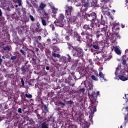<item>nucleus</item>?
<instances>
[{"instance_id":"12","label":"nucleus","mask_w":128,"mask_h":128,"mask_svg":"<svg viewBox=\"0 0 128 128\" xmlns=\"http://www.w3.org/2000/svg\"><path fill=\"white\" fill-rule=\"evenodd\" d=\"M96 44H98V42H96L94 43V44L92 45V48H94V50H100V46Z\"/></svg>"},{"instance_id":"37","label":"nucleus","mask_w":128,"mask_h":128,"mask_svg":"<svg viewBox=\"0 0 128 128\" xmlns=\"http://www.w3.org/2000/svg\"><path fill=\"white\" fill-rule=\"evenodd\" d=\"M66 104H72V100L68 101V102H66Z\"/></svg>"},{"instance_id":"31","label":"nucleus","mask_w":128,"mask_h":128,"mask_svg":"<svg viewBox=\"0 0 128 128\" xmlns=\"http://www.w3.org/2000/svg\"><path fill=\"white\" fill-rule=\"evenodd\" d=\"M52 44H57V42H56V38L52 39Z\"/></svg>"},{"instance_id":"47","label":"nucleus","mask_w":128,"mask_h":128,"mask_svg":"<svg viewBox=\"0 0 128 128\" xmlns=\"http://www.w3.org/2000/svg\"><path fill=\"white\" fill-rule=\"evenodd\" d=\"M56 58H60V54H57L56 55Z\"/></svg>"},{"instance_id":"56","label":"nucleus","mask_w":128,"mask_h":128,"mask_svg":"<svg viewBox=\"0 0 128 128\" xmlns=\"http://www.w3.org/2000/svg\"><path fill=\"white\" fill-rule=\"evenodd\" d=\"M122 28H124V25H122Z\"/></svg>"},{"instance_id":"39","label":"nucleus","mask_w":128,"mask_h":128,"mask_svg":"<svg viewBox=\"0 0 128 128\" xmlns=\"http://www.w3.org/2000/svg\"><path fill=\"white\" fill-rule=\"evenodd\" d=\"M21 82H22V86H24V81L23 78L21 79Z\"/></svg>"},{"instance_id":"8","label":"nucleus","mask_w":128,"mask_h":128,"mask_svg":"<svg viewBox=\"0 0 128 128\" xmlns=\"http://www.w3.org/2000/svg\"><path fill=\"white\" fill-rule=\"evenodd\" d=\"M122 110L125 116L124 120L126 121L128 120V107H124Z\"/></svg>"},{"instance_id":"7","label":"nucleus","mask_w":128,"mask_h":128,"mask_svg":"<svg viewBox=\"0 0 128 128\" xmlns=\"http://www.w3.org/2000/svg\"><path fill=\"white\" fill-rule=\"evenodd\" d=\"M88 96L90 100L93 101L92 102L93 104H98V102H97L96 100H94V97L96 98V96H98V92H95L91 95L88 94Z\"/></svg>"},{"instance_id":"28","label":"nucleus","mask_w":128,"mask_h":128,"mask_svg":"<svg viewBox=\"0 0 128 128\" xmlns=\"http://www.w3.org/2000/svg\"><path fill=\"white\" fill-rule=\"evenodd\" d=\"M82 2H86L85 6H88V0H82Z\"/></svg>"},{"instance_id":"3","label":"nucleus","mask_w":128,"mask_h":128,"mask_svg":"<svg viewBox=\"0 0 128 128\" xmlns=\"http://www.w3.org/2000/svg\"><path fill=\"white\" fill-rule=\"evenodd\" d=\"M73 56H78V58H82L84 56V52L82 49L80 48H76L73 49L72 52Z\"/></svg>"},{"instance_id":"29","label":"nucleus","mask_w":128,"mask_h":128,"mask_svg":"<svg viewBox=\"0 0 128 128\" xmlns=\"http://www.w3.org/2000/svg\"><path fill=\"white\" fill-rule=\"evenodd\" d=\"M88 87H89V90H92V84L89 83L88 84Z\"/></svg>"},{"instance_id":"24","label":"nucleus","mask_w":128,"mask_h":128,"mask_svg":"<svg viewBox=\"0 0 128 128\" xmlns=\"http://www.w3.org/2000/svg\"><path fill=\"white\" fill-rule=\"evenodd\" d=\"M125 54H126V55L124 56H123V58H128V49H126L125 50Z\"/></svg>"},{"instance_id":"30","label":"nucleus","mask_w":128,"mask_h":128,"mask_svg":"<svg viewBox=\"0 0 128 128\" xmlns=\"http://www.w3.org/2000/svg\"><path fill=\"white\" fill-rule=\"evenodd\" d=\"M50 28H52V30H54V24H51L50 26Z\"/></svg>"},{"instance_id":"61","label":"nucleus","mask_w":128,"mask_h":128,"mask_svg":"<svg viewBox=\"0 0 128 128\" xmlns=\"http://www.w3.org/2000/svg\"><path fill=\"white\" fill-rule=\"evenodd\" d=\"M36 30L37 32H38V28H36Z\"/></svg>"},{"instance_id":"27","label":"nucleus","mask_w":128,"mask_h":128,"mask_svg":"<svg viewBox=\"0 0 128 128\" xmlns=\"http://www.w3.org/2000/svg\"><path fill=\"white\" fill-rule=\"evenodd\" d=\"M67 56H68V62H72V57H70V54H67Z\"/></svg>"},{"instance_id":"15","label":"nucleus","mask_w":128,"mask_h":128,"mask_svg":"<svg viewBox=\"0 0 128 128\" xmlns=\"http://www.w3.org/2000/svg\"><path fill=\"white\" fill-rule=\"evenodd\" d=\"M99 76H100V78H103L104 80H106V78H104V74L102 73V72H100L99 73Z\"/></svg>"},{"instance_id":"13","label":"nucleus","mask_w":128,"mask_h":128,"mask_svg":"<svg viewBox=\"0 0 128 128\" xmlns=\"http://www.w3.org/2000/svg\"><path fill=\"white\" fill-rule=\"evenodd\" d=\"M50 8L53 14H58V9L57 8H54V6H51Z\"/></svg>"},{"instance_id":"40","label":"nucleus","mask_w":128,"mask_h":128,"mask_svg":"<svg viewBox=\"0 0 128 128\" xmlns=\"http://www.w3.org/2000/svg\"><path fill=\"white\" fill-rule=\"evenodd\" d=\"M18 112H19V114H22V108H19L18 110Z\"/></svg>"},{"instance_id":"49","label":"nucleus","mask_w":128,"mask_h":128,"mask_svg":"<svg viewBox=\"0 0 128 128\" xmlns=\"http://www.w3.org/2000/svg\"><path fill=\"white\" fill-rule=\"evenodd\" d=\"M2 60L0 58V66L2 65Z\"/></svg>"},{"instance_id":"35","label":"nucleus","mask_w":128,"mask_h":128,"mask_svg":"<svg viewBox=\"0 0 128 128\" xmlns=\"http://www.w3.org/2000/svg\"><path fill=\"white\" fill-rule=\"evenodd\" d=\"M30 17L31 20H32V22H34V16H32L30 15Z\"/></svg>"},{"instance_id":"42","label":"nucleus","mask_w":128,"mask_h":128,"mask_svg":"<svg viewBox=\"0 0 128 128\" xmlns=\"http://www.w3.org/2000/svg\"><path fill=\"white\" fill-rule=\"evenodd\" d=\"M55 36H56V38H58V33H56V32H55Z\"/></svg>"},{"instance_id":"6","label":"nucleus","mask_w":128,"mask_h":128,"mask_svg":"<svg viewBox=\"0 0 128 128\" xmlns=\"http://www.w3.org/2000/svg\"><path fill=\"white\" fill-rule=\"evenodd\" d=\"M90 110L88 111V114H90V116H89V118H92V116H94L93 114H94L95 112H96V106L92 105V106H90L89 107Z\"/></svg>"},{"instance_id":"43","label":"nucleus","mask_w":128,"mask_h":128,"mask_svg":"<svg viewBox=\"0 0 128 128\" xmlns=\"http://www.w3.org/2000/svg\"><path fill=\"white\" fill-rule=\"evenodd\" d=\"M112 58V56H110L109 57L107 58V60H110Z\"/></svg>"},{"instance_id":"14","label":"nucleus","mask_w":128,"mask_h":128,"mask_svg":"<svg viewBox=\"0 0 128 128\" xmlns=\"http://www.w3.org/2000/svg\"><path fill=\"white\" fill-rule=\"evenodd\" d=\"M14 2L16 3L18 2L19 6H22V0H14Z\"/></svg>"},{"instance_id":"36","label":"nucleus","mask_w":128,"mask_h":128,"mask_svg":"<svg viewBox=\"0 0 128 128\" xmlns=\"http://www.w3.org/2000/svg\"><path fill=\"white\" fill-rule=\"evenodd\" d=\"M61 58L63 60H66V57L64 56H62Z\"/></svg>"},{"instance_id":"62","label":"nucleus","mask_w":128,"mask_h":128,"mask_svg":"<svg viewBox=\"0 0 128 128\" xmlns=\"http://www.w3.org/2000/svg\"><path fill=\"white\" fill-rule=\"evenodd\" d=\"M72 32V30H70V31H69V32Z\"/></svg>"},{"instance_id":"19","label":"nucleus","mask_w":128,"mask_h":128,"mask_svg":"<svg viewBox=\"0 0 128 128\" xmlns=\"http://www.w3.org/2000/svg\"><path fill=\"white\" fill-rule=\"evenodd\" d=\"M110 10V8H103L102 9V12H104V14L105 12H108Z\"/></svg>"},{"instance_id":"38","label":"nucleus","mask_w":128,"mask_h":128,"mask_svg":"<svg viewBox=\"0 0 128 128\" xmlns=\"http://www.w3.org/2000/svg\"><path fill=\"white\" fill-rule=\"evenodd\" d=\"M44 110H46V112H48V106H44Z\"/></svg>"},{"instance_id":"52","label":"nucleus","mask_w":128,"mask_h":128,"mask_svg":"<svg viewBox=\"0 0 128 128\" xmlns=\"http://www.w3.org/2000/svg\"><path fill=\"white\" fill-rule=\"evenodd\" d=\"M77 37L78 38V40H80V37L78 36V35H77Z\"/></svg>"},{"instance_id":"54","label":"nucleus","mask_w":128,"mask_h":128,"mask_svg":"<svg viewBox=\"0 0 128 128\" xmlns=\"http://www.w3.org/2000/svg\"><path fill=\"white\" fill-rule=\"evenodd\" d=\"M35 6H36V8H38V6L36 4L35 5Z\"/></svg>"},{"instance_id":"1","label":"nucleus","mask_w":128,"mask_h":128,"mask_svg":"<svg viewBox=\"0 0 128 128\" xmlns=\"http://www.w3.org/2000/svg\"><path fill=\"white\" fill-rule=\"evenodd\" d=\"M115 80H121L123 82L128 80V72L126 70H122L120 72V75L114 78Z\"/></svg>"},{"instance_id":"64","label":"nucleus","mask_w":128,"mask_h":128,"mask_svg":"<svg viewBox=\"0 0 128 128\" xmlns=\"http://www.w3.org/2000/svg\"><path fill=\"white\" fill-rule=\"evenodd\" d=\"M126 102H128V99H127V100H126Z\"/></svg>"},{"instance_id":"51","label":"nucleus","mask_w":128,"mask_h":128,"mask_svg":"<svg viewBox=\"0 0 128 128\" xmlns=\"http://www.w3.org/2000/svg\"><path fill=\"white\" fill-rule=\"evenodd\" d=\"M46 70H50V67L48 66H47L46 67Z\"/></svg>"},{"instance_id":"45","label":"nucleus","mask_w":128,"mask_h":128,"mask_svg":"<svg viewBox=\"0 0 128 128\" xmlns=\"http://www.w3.org/2000/svg\"><path fill=\"white\" fill-rule=\"evenodd\" d=\"M66 40H70V37H69L68 36H66Z\"/></svg>"},{"instance_id":"55","label":"nucleus","mask_w":128,"mask_h":128,"mask_svg":"<svg viewBox=\"0 0 128 128\" xmlns=\"http://www.w3.org/2000/svg\"><path fill=\"white\" fill-rule=\"evenodd\" d=\"M37 26H40V23L38 22L37 23Z\"/></svg>"},{"instance_id":"9","label":"nucleus","mask_w":128,"mask_h":128,"mask_svg":"<svg viewBox=\"0 0 128 128\" xmlns=\"http://www.w3.org/2000/svg\"><path fill=\"white\" fill-rule=\"evenodd\" d=\"M46 6V5L44 4V3H41L40 4L39 6V8H37V12H41L40 10H42Z\"/></svg>"},{"instance_id":"25","label":"nucleus","mask_w":128,"mask_h":128,"mask_svg":"<svg viewBox=\"0 0 128 128\" xmlns=\"http://www.w3.org/2000/svg\"><path fill=\"white\" fill-rule=\"evenodd\" d=\"M3 50H10L12 48H10V47L7 46L6 47L4 48Z\"/></svg>"},{"instance_id":"4","label":"nucleus","mask_w":128,"mask_h":128,"mask_svg":"<svg viewBox=\"0 0 128 128\" xmlns=\"http://www.w3.org/2000/svg\"><path fill=\"white\" fill-rule=\"evenodd\" d=\"M64 16L62 14H60L58 16V20L55 21L54 24L57 26L62 28V26H64Z\"/></svg>"},{"instance_id":"11","label":"nucleus","mask_w":128,"mask_h":128,"mask_svg":"<svg viewBox=\"0 0 128 128\" xmlns=\"http://www.w3.org/2000/svg\"><path fill=\"white\" fill-rule=\"evenodd\" d=\"M114 51L116 53L118 56H120V54H122V52H120V48L118 46H116L114 48Z\"/></svg>"},{"instance_id":"26","label":"nucleus","mask_w":128,"mask_h":128,"mask_svg":"<svg viewBox=\"0 0 128 128\" xmlns=\"http://www.w3.org/2000/svg\"><path fill=\"white\" fill-rule=\"evenodd\" d=\"M26 98H32V96L30 94H26Z\"/></svg>"},{"instance_id":"50","label":"nucleus","mask_w":128,"mask_h":128,"mask_svg":"<svg viewBox=\"0 0 128 128\" xmlns=\"http://www.w3.org/2000/svg\"><path fill=\"white\" fill-rule=\"evenodd\" d=\"M50 38H48V39H47V42H50Z\"/></svg>"},{"instance_id":"53","label":"nucleus","mask_w":128,"mask_h":128,"mask_svg":"<svg viewBox=\"0 0 128 128\" xmlns=\"http://www.w3.org/2000/svg\"><path fill=\"white\" fill-rule=\"evenodd\" d=\"M90 26H91L92 28H94V24H91Z\"/></svg>"},{"instance_id":"2","label":"nucleus","mask_w":128,"mask_h":128,"mask_svg":"<svg viewBox=\"0 0 128 128\" xmlns=\"http://www.w3.org/2000/svg\"><path fill=\"white\" fill-rule=\"evenodd\" d=\"M66 8L68 10H66V14H67V18H68L69 20H71V22H74L76 20V17L73 16L72 18V16L70 15L72 14V7L67 5Z\"/></svg>"},{"instance_id":"46","label":"nucleus","mask_w":128,"mask_h":128,"mask_svg":"<svg viewBox=\"0 0 128 128\" xmlns=\"http://www.w3.org/2000/svg\"><path fill=\"white\" fill-rule=\"evenodd\" d=\"M38 40H42V36H38Z\"/></svg>"},{"instance_id":"48","label":"nucleus","mask_w":128,"mask_h":128,"mask_svg":"<svg viewBox=\"0 0 128 128\" xmlns=\"http://www.w3.org/2000/svg\"><path fill=\"white\" fill-rule=\"evenodd\" d=\"M2 16V10L0 9V16Z\"/></svg>"},{"instance_id":"58","label":"nucleus","mask_w":128,"mask_h":128,"mask_svg":"<svg viewBox=\"0 0 128 128\" xmlns=\"http://www.w3.org/2000/svg\"><path fill=\"white\" fill-rule=\"evenodd\" d=\"M2 58H3V60H4V58H5L4 56H2Z\"/></svg>"},{"instance_id":"32","label":"nucleus","mask_w":128,"mask_h":128,"mask_svg":"<svg viewBox=\"0 0 128 128\" xmlns=\"http://www.w3.org/2000/svg\"><path fill=\"white\" fill-rule=\"evenodd\" d=\"M11 60H16V56H12L11 57Z\"/></svg>"},{"instance_id":"21","label":"nucleus","mask_w":128,"mask_h":128,"mask_svg":"<svg viewBox=\"0 0 128 128\" xmlns=\"http://www.w3.org/2000/svg\"><path fill=\"white\" fill-rule=\"evenodd\" d=\"M54 52H60V48L56 46H54Z\"/></svg>"},{"instance_id":"60","label":"nucleus","mask_w":128,"mask_h":128,"mask_svg":"<svg viewBox=\"0 0 128 128\" xmlns=\"http://www.w3.org/2000/svg\"><path fill=\"white\" fill-rule=\"evenodd\" d=\"M113 12H116V10H112Z\"/></svg>"},{"instance_id":"41","label":"nucleus","mask_w":128,"mask_h":128,"mask_svg":"<svg viewBox=\"0 0 128 128\" xmlns=\"http://www.w3.org/2000/svg\"><path fill=\"white\" fill-rule=\"evenodd\" d=\"M56 53H54V52H53L52 54V56H54V58H56Z\"/></svg>"},{"instance_id":"22","label":"nucleus","mask_w":128,"mask_h":128,"mask_svg":"<svg viewBox=\"0 0 128 128\" xmlns=\"http://www.w3.org/2000/svg\"><path fill=\"white\" fill-rule=\"evenodd\" d=\"M83 28L84 30H90V26L88 24L84 25Z\"/></svg>"},{"instance_id":"10","label":"nucleus","mask_w":128,"mask_h":128,"mask_svg":"<svg viewBox=\"0 0 128 128\" xmlns=\"http://www.w3.org/2000/svg\"><path fill=\"white\" fill-rule=\"evenodd\" d=\"M120 66H118V67L116 68V72H115V74L116 76H118V74H120Z\"/></svg>"},{"instance_id":"44","label":"nucleus","mask_w":128,"mask_h":128,"mask_svg":"<svg viewBox=\"0 0 128 128\" xmlns=\"http://www.w3.org/2000/svg\"><path fill=\"white\" fill-rule=\"evenodd\" d=\"M116 37L117 38H120V34H117L116 35Z\"/></svg>"},{"instance_id":"57","label":"nucleus","mask_w":128,"mask_h":128,"mask_svg":"<svg viewBox=\"0 0 128 128\" xmlns=\"http://www.w3.org/2000/svg\"><path fill=\"white\" fill-rule=\"evenodd\" d=\"M96 38H100V35L97 34V35H96Z\"/></svg>"},{"instance_id":"18","label":"nucleus","mask_w":128,"mask_h":128,"mask_svg":"<svg viewBox=\"0 0 128 128\" xmlns=\"http://www.w3.org/2000/svg\"><path fill=\"white\" fill-rule=\"evenodd\" d=\"M42 128H48V124L44 122L42 124Z\"/></svg>"},{"instance_id":"5","label":"nucleus","mask_w":128,"mask_h":128,"mask_svg":"<svg viewBox=\"0 0 128 128\" xmlns=\"http://www.w3.org/2000/svg\"><path fill=\"white\" fill-rule=\"evenodd\" d=\"M88 20H90L92 22H94L96 18V14L94 12H92L90 14L86 15Z\"/></svg>"},{"instance_id":"34","label":"nucleus","mask_w":128,"mask_h":128,"mask_svg":"<svg viewBox=\"0 0 128 128\" xmlns=\"http://www.w3.org/2000/svg\"><path fill=\"white\" fill-rule=\"evenodd\" d=\"M20 52H22V54H24V56H26V52H24V50H20Z\"/></svg>"},{"instance_id":"17","label":"nucleus","mask_w":128,"mask_h":128,"mask_svg":"<svg viewBox=\"0 0 128 128\" xmlns=\"http://www.w3.org/2000/svg\"><path fill=\"white\" fill-rule=\"evenodd\" d=\"M41 20L42 24L44 26H46V20H44V19L43 18H41Z\"/></svg>"},{"instance_id":"33","label":"nucleus","mask_w":128,"mask_h":128,"mask_svg":"<svg viewBox=\"0 0 128 128\" xmlns=\"http://www.w3.org/2000/svg\"><path fill=\"white\" fill-rule=\"evenodd\" d=\"M105 14H106V16H110V12L108 11H106L104 13Z\"/></svg>"},{"instance_id":"20","label":"nucleus","mask_w":128,"mask_h":128,"mask_svg":"<svg viewBox=\"0 0 128 128\" xmlns=\"http://www.w3.org/2000/svg\"><path fill=\"white\" fill-rule=\"evenodd\" d=\"M122 64L124 66H128V64H126V61L124 59H122Z\"/></svg>"},{"instance_id":"59","label":"nucleus","mask_w":128,"mask_h":128,"mask_svg":"<svg viewBox=\"0 0 128 128\" xmlns=\"http://www.w3.org/2000/svg\"><path fill=\"white\" fill-rule=\"evenodd\" d=\"M15 6H16V8H18V4H16V5H15Z\"/></svg>"},{"instance_id":"63","label":"nucleus","mask_w":128,"mask_h":128,"mask_svg":"<svg viewBox=\"0 0 128 128\" xmlns=\"http://www.w3.org/2000/svg\"><path fill=\"white\" fill-rule=\"evenodd\" d=\"M120 128H122V126H121L120 127Z\"/></svg>"},{"instance_id":"16","label":"nucleus","mask_w":128,"mask_h":128,"mask_svg":"<svg viewBox=\"0 0 128 128\" xmlns=\"http://www.w3.org/2000/svg\"><path fill=\"white\" fill-rule=\"evenodd\" d=\"M43 14L46 18L48 19V18H50V15H48V14L46 12L44 11L43 12Z\"/></svg>"},{"instance_id":"23","label":"nucleus","mask_w":128,"mask_h":128,"mask_svg":"<svg viewBox=\"0 0 128 128\" xmlns=\"http://www.w3.org/2000/svg\"><path fill=\"white\" fill-rule=\"evenodd\" d=\"M91 78L92 80H96V81L98 80V78L97 77H96V76H92Z\"/></svg>"}]
</instances>
